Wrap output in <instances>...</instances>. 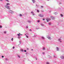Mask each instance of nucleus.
I'll list each match as a JSON object with an SVG mask.
<instances>
[{
    "mask_svg": "<svg viewBox=\"0 0 64 64\" xmlns=\"http://www.w3.org/2000/svg\"><path fill=\"white\" fill-rule=\"evenodd\" d=\"M38 16H40L41 17H43L44 16L42 14H38Z\"/></svg>",
    "mask_w": 64,
    "mask_h": 64,
    "instance_id": "nucleus-1",
    "label": "nucleus"
},
{
    "mask_svg": "<svg viewBox=\"0 0 64 64\" xmlns=\"http://www.w3.org/2000/svg\"><path fill=\"white\" fill-rule=\"evenodd\" d=\"M5 7L6 8H7L8 9H10V8L9 7V6H5Z\"/></svg>",
    "mask_w": 64,
    "mask_h": 64,
    "instance_id": "nucleus-2",
    "label": "nucleus"
},
{
    "mask_svg": "<svg viewBox=\"0 0 64 64\" xmlns=\"http://www.w3.org/2000/svg\"><path fill=\"white\" fill-rule=\"evenodd\" d=\"M9 12L10 13L12 14H13V12L10 10H9Z\"/></svg>",
    "mask_w": 64,
    "mask_h": 64,
    "instance_id": "nucleus-3",
    "label": "nucleus"
},
{
    "mask_svg": "<svg viewBox=\"0 0 64 64\" xmlns=\"http://www.w3.org/2000/svg\"><path fill=\"white\" fill-rule=\"evenodd\" d=\"M46 20H47V22H49V21L50 20V19L49 18H47L46 19Z\"/></svg>",
    "mask_w": 64,
    "mask_h": 64,
    "instance_id": "nucleus-4",
    "label": "nucleus"
},
{
    "mask_svg": "<svg viewBox=\"0 0 64 64\" xmlns=\"http://www.w3.org/2000/svg\"><path fill=\"white\" fill-rule=\"evenodd\" d=\"M60 58H61V59H64V56H60Z\"/></svg>",
    "mask_w": 64,
    "mask_h": 64,
    "instance_id": "nucleus-5",
    "label": "nucleus"
},
{
    "mask_svg": "<svg viewBox=\"0 0 64 64\" xmlns=\"http://www.w3.org/2000/svg\"><path fill=\"white\" fill-rule=\"evenodd\" d=\"M22 35V34H20V33H19V34H18V35L19 36H20V35Z\"/></svg>",
    "mask_w": 64,
    "mask_h": 64,
    "instance_id": "nucleus-6",
    "label": "nucleus"
},
{
    "mask_svg": "<svg viewBox=\"0 0 64 64\" xmlns=\"http://www.w3.org/2000/svg\"><path fill=\"white\" fill-rule=\"evenodd\" d=\"M48 38L50 40H51V38H50V36L48 37Z\"/></svg>",
    "mask_w": 64,
    "mask_h": 64,
    "instance_id": "nucleus-7",
    "label": "nucleus"
},
{
    "mask_svg": "<svg viewBox=\"0 0 64 64\" xmlns=\"http://www.w3.org/2000/svg\"><path fill=\"white\" fill-rule=\"evenodd\" d=\"M54 14H55V15H57V14H58V13H57V12H54Z\"/></svg>",
    "mask_w": 64,
    "mask_h": 64,
    "instance_id": "nucleus-8",
    "label": "nucleus"
},
{
    "mask_svg": "<svg viewBox=\"0 0 64 64\" xmlns=\"http://www.w3.org/2000/svg\"><path fill=\"white\" fill-rule=\"evenodd\" d=\"M33 3H35V0H32Z\"/></svg>",
    "mask_w": 64,
    "mask_h": 64,
    "instance_id": "nucleus-9",
    "label": "nucleus"
},
{
    "mask_svg": "<svg viewBox=\"0 0 64 64\" xmlns=\"http://www.w3.org/2000/svg\"><path fill=\"white\" fill-rule=\"evenodd\" d=\"M42 39H45V38L44 37H43V36L42 37Z\"/></svg>",
    "mask_w": 64,
    "mask_h": 64,
    "instance_id": "nucleus-10",
    "label": "nucleus"
},
{
    "mask_svg": "<svg viewBox=\"0 0 64 64\" xmlns=\"http://www.w3.org/2000/svg\"><path fill=\"white\" fill-rule=\"evenodd\" d=\"M4 34H6V31L4 32Z\"/></svg>",
    "mask_w": 64,
    "mask_h": 64,
    "instance_id": "nucleus-11",
    "label": "nucleus"
},
{
    "mask_svg": "<svg viewBox=\"0 0 64 64\" xmlns=\"http://www.w3.org/2000/svg\"><path fill=\"white\" fill-rule=\"evenodd\" d=\"M57 48V51H58V50H59V49L57 47L56 48Z\"/></svg>",
    "mask_w": 64,
    "mask_h": 64,
    "instance_id": "nucleus-12",
    "label": "nucleus"
},
{
    "mask_svg": "<svg viewBox=\"0 0 64 64\" xmlns=\"http://www.w3.org/2000/svg\"><path fill=\"white\" fill-rule=\"evenodd\" d=\"M60 16H62V17H63V14H61Z\"/></svg>",
    "mask_w": 64,
    "mask_h": 64,
    "instance_id": "nucleus-13",
    "label": "nucleus"
},
{
    "mask_svg": "<svg viewBox=\"0 0 64 64\" xmlns=\"http://www.w3.org/2000/svg\"><path fill=\"white\" fill-rule=\"evenodd\" d=\"M41 26H44L43 24H41Z\"/></svg>",
    "mask_w": 64,
    "mask_h": 64,
    "instance_id": "nucleus-14",
    "label": "nucleus"
},
{
    "mask_svg": "<svg viewBox=\"0 0 64 64\" xmlns=\"http://www.w3.org/2000/svg\"><path fill=\"white\" fill-rule=\"evenodd\" d=\"M43 50H45V48H43Z\"/></svg>",
    "mask_w": 64,
    "mask_h": 64,
    "instance_id": "nucleus-15",
    "label": "nucleus"
},
{
    "mask_svg": "<svg viewBox=\"0 0 64 64\" xmlns=\"http://www.w3.org/2000/svg\"><path fill=\"white\" fill-rule=\"evenodd\" d=\"M37 12H40V11H39V10H37Z\"/></svg>",
    "mask_w": 64,
    "mask_h": 64,
    "instance_id": "nucleus-16",
    "label": "nucleus"
},
{
    "mask_svg": "<svg viewBox=\"0 0 64 64\" xmlns=\"http://www.w3.org/2000/svg\"><path fill=\"white\" fill-rule=\"evenodd\" d=\"M21 51H22V52H23V50H21Z\"/></svg>",
    "mask_w": 64,
    "mask_h": 64,
    "instance_id": "nucleus-17",
    "label": "nucleus"
},
{
    "mask_svg": "<svg viewBox=\"0 0 64 64\" xmlns=\"http://www.w3.org/2000/svg\"><path fill=\"white\" fill-rule=\"evenodd\" d=\"M6 5H10V4H9L7 3Z\"/></svg>",
    "mask_w": 64,
    "mask_h": 64,
    "instance_id": "nucleus-18",
    "label": "nucleus"
},
{
    "mask_svg": "<svg viewBox=\"0 0 64 64\" xmlns=\"http://www.w3.org/2000/svg\"><path fill=\"white\" fill-rule=\"evenodd\" d=\"M2 26H0V28H2Z\"/></svg>",
    "mask_w": 64,
    "mask_h": 64,
    "instance_id": "nucleus-19",
    "label": "nucleus"
},
{
    "mask_svg": "<svg viewBox=\"0 0 64 64\" xmlns=\"http://www.w3.org/2000/svg\"><path fill=\"white\" fill-rule=\"evenodd\" d=\"M46 64H49V62H47L46 63Z\"/></svg>",
    "mask_w": 64,
    "mask_h": 64,
    "instance_id": "nucleus-20",
    "label": "nucleus"
},
{
    "mask_svg": "<svg viewBox=\"0 0 64 64\" xmlns=\"http://www.w3.org/2000/svg\"><path fill=\"white\" fill-rule=\"evenodd\" d=\"M38 22H40V20H38Z\"/></svg>",
    "mask_w": 64,
    "mask_h": 64,
    "instance_id": "nucleus-21",
    "label": "nucleus"
},
{
    "mask_svg": "<svg viewBox=\"0 0 64 64\" xmlns=\"http://www.w3.org/2000/svg\"><path fill=\"white\" fill-rule=\"evenodd\" d=\"M12 41H13V38H12Z\"/></svg>",
    "mask_w": 64,
    "mask_h": 64,
    "instance_id": "nucleus-22",
    "label": "nucleus"
},
{
    "mask_svg": "<svg viewBox=\"0 0 64 64\" xmlns=\"http://www.w3.org/2000/svg\"><path fill=\"white\" fill-rule=\"evenodd\" d=\"M26 28H28V26H27L26 27Z\"/></svg>",
    "mask_w": 64,
    "mask_h": 64,
    "instance_id": "nucleus-23",
    "label": "nucleus"
},
{
    "mask_svg": "<svg viewBox=\"0 0 64 64\" xmlns=\"http://www.w3.org/2000/svg\"><path fill=\"white\" fill-rule=\"evenodd\" d=\"M31 13H32V14H33V12L32 11V12H31Z\"/></svg>",
    "mask_w": 64,
    "mask_h": 64,
    "instance_id": "nucleus-24",
    "label": "nucleus"
},
{
    "mask_svg": "<svg viewBox=\"0 0 64 64\" xmlns=\"http://www.w3.org/2000/svg\"><path fill=\"white\" fill-rule=\"evenodd\" d=\"M20 16H22V14H20Z\"/></svg>",
    "mask_w": 64,
    "mask_h": 64,
    "instance_id": "nucleus-25",
    "label": "nucleus"
},
{
    "mask_svg": "<svg viewBox=\"0 0 64 64\" xmlns=\"http://www.w3.org/2000/svg\"><path fill=\"white\" fill-rule=\"evenodd\" d=\"M13 49H14V48H15V47L14 46H13Z\"/></svg>",
    "mask_w": 64,
    "mask_h": 64,
    "instance_id": "nucleus-26",
    "label": "nucleus"
},
{
    "mask_svg": "<svg viewBox=\"0 0 64 64\" xmlns=\"http://www.w3.org/2000/svg\"><path fill=\"white\" fill-rule=\"evenodd\" d=\"M24 52H26V50H24Z\"/></svg>",
    "mask_w": 64,
    "mask_h": 64,
    "instance_id": "nucleus-27",
    "label": "nucleus"
},
{
    "mask_svg": "<svg viewBox=\"0 0 64 64\" xmlns=\"http://www.w3.org/2000/svg\"><path fill=\"white\" fill-rule=\"evenodd\" d=\"M2 58H4V56H2Z\"/></svg>",
    "mask_w": 64,
    "mask_h": 64,
    "instance_id": "nucleus-28",
    "label": "nucleus"
},
{
    "mask_svg": "<svg viewBox=\"0 0 64 64\" xmlns=\"http://www.w3.org/2000/svg\"><path fill=\"white\" fill-rule=\"evenodd\" d=\"M6 1H7L8 2H9V1H8V0H6Z\"/></svg>",
    "mask_w": 64,
    "mask_h": 64,
    "instance_id": "nucleus-29",
    "label": "nucleus"
},
{
    "mask_svg": "<svg viewBox=\"0 0 64 64\" xmlns=\"http://www.w3.org/2000/svg\"><path fill=\"white\" fill-rule=\"evenodd\" d=\"M26 36L27 38H28V36Z\"/></svg>",
    "mask_w": 64,
    "mask_h": 64,
    "instance_id": "nucleus-30",
    "label": "nucleus"
},
{
    "mask_svg": "<svg viewBox=\"0 0 64 64\" xmlns=\"http://www.w3.org/2000/svg\"><path fill=\"white\" fill-rule=\"evenodd\" d=\"M48 24H49V25H50V24H51V23H48Z\"/></svg>",
    "mask_w": 64,
    "mask_h": 64,
    "instance_id": "nucleus-31",
    "label": "nucleus"
},
{
    "mask_svg": "<svg viewBox=\"0 0 64 64\" xmlns=\"http://www.w3.org/2000/svg\"><path fill=\"white\" fill-rule=\"evenodd\" d=\"M18 57H19V58H20V56H18Z\"/></svg>",
    "mask_w": 64,
    "mask_h": 64,
    "instance_id": "nucleus-32",
    "label": "nucleus"
},
{
    "mask_svg": "<svg viewBox=\"0 0 64 64\" xmlns=\"http://www.w3.org/2000/svg\"><path fill=\"white\" fill-rule=\"evenodd\" d=\"M1 1H3V0H0Z\"/></svg>",
    "mask_w": 64,
    "mask_h": 64,
    "instance_id": "nucleus-33",
    "label": "nucleus"
},
{
    "mask_svg": "<svg viewBox=\"0 0 64 64\" xmlns=\"http://www.w3.org/2000/svg\"><path fill=\"white\" fill-rule=\"evenodd\" d=\"M41 7H42V8H43V6H42Z\"/></svg>",
    "mask_w": 64,
    "mask_h": 64,
    "instance_id": "nucleus-34",
    "label": "nucleus"
},
{
    "mask_svg": "<svg viewBox=\"0 0 64 64\" xmlns=\"http://www.w3.org/2000/svg\"><path fill=\"white\" fill-rule=\"evenodd\" d=\"M6 60H7V58H6Z\"/></svg>",
    "mask_w": 64,
    "mask_h": 64,
    "instance_id": "nucleus-35",
    "label": "nucleus"
},
{
    "mask_svg": "<svg viewBox=\"0 0 64 64\" xmlns=\"http://www.w3.org/2000/svg\"><path fill=\"white\" fill-rule=\"evenodd\" d=\"M43 20H45L44 19H43Z\"/></svg>",
    "mask_w": 64,
    "mask_h": 64,
    "instance_id": "nucleus-36",
    "label": "nucleus"
},
{
    "mask_svg": "<svg viewBox=\"0 0 64 64\" xmlns=\"http://www.w3.org/2000/svg\"><path fill=\"white\" fill-rule=\"evenodd\" d=\"M28 22H30V21H28Z\"/></svg>",
    "mask_w": 64,
    "mask_h": 64,
    "instance_id": "nucleus-37",
    "label": "nucleus"
},
{
    "mask_svg": "<svg viewBox=\"0 0 64 64\" xmlns=\"http://www.w3.org/2000/svg\"><path fill=\"white\" fill-rule=\"evenodd\" d=\"M30 31H31V30H30Z\"/></svg>",
    "mask_w": 64,
    "mask_h": 64,
    "instance_id": "nucleus-38",
    "label": "nucleus"
},
{
    "mask_svg": "<svg viewBox=\"0 0 64 64\" xmlns=\"http://www.w3.org/2000/svg\"><path fill=\"white\" fill-rule=\"evenodd\" d=\"M34 14H33V15H34Z\"/></svg>",
    "mask_w": 64,
    "mask_h": 64,
    "instance_id": "nucleus-39",
    "label": "nucleus"
},
{
    "mask_svg": "<svg viewBox=\"0 0 64 64\" xmlns=\"http://www.w3.org/2000/svg\"><path fill=\"white\" fill-rule=\"evenodd\" d=\"M25 35H26V34H25Z\"/></svg>",
    "mask_w": 64,
    "mask_h": 64,
    "instance_id": "nucleus-40",
    "label": "nucleus"
},
{
    "mask_svg": "<svg viewBox=\"0 0 64 64\" xmlns=\"http://www.w3.org/2000/svg\"><path fill=\"white\" fill-rule=\"evenodd\" d=\"M32 50H33V49H32Z\"/></svg>",
    "mask_w": 64,
    "mask_h": 64,
    "instance_id": "nucleus-41",
    "label": "nucleus"
},
{
    "mask_svg": "<svg viewBox=\"0 0 64 64\" xmlns=\"http://www.w3.org/2000/svg\"><path fill=\"white\" fill-rule=\"evenodd\" d=\"M36 60H37V59L36 58Z\"/></svg>",
    "mask_w": 64,
    "mask_h": 64,
    "instance_id": "nucleus-42",
    "label": "nucleus"
},
{
    "mask_svg": "<svg viewBox=\"0 0 64 64\" xmlns=\"http://www.w3.org/2000/svg\"><path fill=\"white\" fill-rule=\"evenodd\" d=\"M59 40H60V39H59Z\"/></svg>",
    "mask_w": 64,
    "mask_h": 64,
    "instance_id": "nucleus-43",
    "label": "nucleus"
},
{
    "mask_svg": "<svg viewBox=\"0 0 64 64\" xmlns=\"http://www.w3.org/2000/svg\"><path fill=\"white\" fill-rule=\"evenodd\" d=\"M48 0V1H49V0Z\"/></svg>",
    "mask_w": 64,
    "mask_h": 64,
    "instance_id": "nucleus-44",
    "label": "nucleus"
}]
</instances>
